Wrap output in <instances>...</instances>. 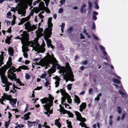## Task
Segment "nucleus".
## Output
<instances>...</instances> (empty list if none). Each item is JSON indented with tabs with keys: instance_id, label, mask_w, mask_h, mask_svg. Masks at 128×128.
Instances as JSON below:
<instances>
[{
	"instance_id": "c9c22d12",
	"label": "nucleus",
	"mask_w": 128,
	"mask_h": 128,
	"mask_svg": "<svg viewBox=\"0 0 128 128\" xmlns=\"http://www.w3.org/2000/svg\"><path fill=\"white\" fill-rule=\"evenodd\" d=\"M20 68H21V69L24 70L29 69V68H28V67L27 66L25 65H23L22 66H20Z\"/></svg>"
},
{
	"instance_id": "0eeeda50",
	"label": "nucleus",
	"mask_w": 128,
	"mask_h": 128,
	"mask_svg": "<svg viewBox=\"0 0 128 128\" xmlns=\"http://www.w3.org/2000/svg\"><path fill=\"white\" fill-rule=\"evenodd\" d=\"M24 34V35L26 36H27L26 32H25ZM28 39V37H26V38H25H25H22V51L24 53V58H27L28 56L26 52L29 50L27 48L28 46H29L28 44H27V41Z\"/></svg>"
},
{
	"instance_id": "4be33fe9",
	"label": "nucleus",
	"mask_w": 128,
	"mask_h": 128,
	"mask_svg": "<svg viewBox=\"0 0 128 128\" xmlns=\"http://www.w3.org/2000/svg\"><path fill=\"white\" fill-rule=\"evenodd\" d=\"M67 111L64 108L63 106H61L60 107V114H64V113H66V112H67Z\"/></svg>"
},
{
	"instance_id": "412c9836",
	"label": "nucleus",
	"mask_w": 128,
	"mask_h": 128,
	"mask_svg": "<svg viewBox=\"0 0 128 128\" xmlns=\"http://www.w3.org/2000/svg\"><path fill=\"white\" fill-rule=\"evenodd\" d=\"M60 92L62 95L63 96H68V94L65 92L64 90L63 89H61Z\"/></svg>"
},
{
	"instance_id": "2eb2a0df",
	"label": "nucleus",
	"mask_w": 128,
	"mask_h": 128,
	"mask_svg": "<svg viewBox=\"0 0 128 128\" xmlns=\"http://www.w3.org/2000/svg\"><path fill=\"white\" fill-rule=\"evenodd\" d=\"M86 103L85 102L82 103L81 105L80 106V110L82 112L86 107Z\"/></svg>"
},
{
	"instance_id": "13d9d810",
	"label": "nucleus",
	"mask_w": 128,
	"mask_h": 128,
	"mask_svg": "<svg viewBox=\"0 0 128 128\" xmlns=\"http://www.w3.org/2000/svg\"><path fill=\"white\" fill-rule=\"evenodd\" d=\"M47 123L46 122H44V126L46 128H50L49 126L46 125Z\"/></svg>"
},
{
	"instance_id": "2f4dec72",
	"label": "nucleus",
	"mask_w": 128,
	"mask_h": 128,
	"mask_svg": "<svg viewBox=\"0 0 128 128\" xmlns=\"http://www.w3.org/2000/svg\"><path fill=\"white\" fill-rule=\"evenodd\" d=\"M119 93L122 96H126L127 95V94L125 92H121L120 90H119L118 91Z\"/></svg>"
},
{
	"instance_id": "9d476101",
	"label": "nucleus",
	"mask_w": 128,
	"mask_h": 128,
	"mask_svg": "<svg viewBox=\"0 0 128 128\" xmlns=\"http://www.w3.org/2000/svg\"><path fill=\"white\" fill-rule=\"evenodd\" d=\"M34 12L33 10H32L29 15L26 17L24 18L21 19L20 22L18 24L20 25L22 24L26 21H28L30 19L31 16L33 15Z\"/></svg>"
},
{
	"instance_id": "49530a36",
	"label": "nucleus",
	"mask_w": 128,
	"mask_h": 128,
	"mask_svg": "<svg viewBox=\"0 0 128 128\" xmlns=\"http://www.w3.org/2000/svg\"><path fill=\"white\" fill-rule=\"evenodd\" d=\"M43 0L45 2L46 6H47L48 5V3L49 2L50 0Z\"/></svg>"
},
{
	"instance_id": "a19ab883",
	"label": "nucleus",
	"mask_w": 128,
	"mask_h": 128,
	"mask_svg": "<svg viewBox=\"0 0 128 128\" xmlns=\"http://www.w3.org/2000/svg\"><path fill=\"white\" fill-rule=\"evenodd\" d=\"M87 63L88 62L86 60H84L82 61L80 63L82 65H86Z\"/></svg>"
},
{
	"instance_id": "680f3d73",
	"label": "nucleus",
	"mask_w": 128,
	"mask_h": 128,
	"mask_svg": "<svg viewBox=\"0 0 128 128\" xmlns=\"http://www.w3.org/2000/svg\"><path fill=\"white\" fill-rule=\"evenodd\" d=\"M95 8L97 9H98L99 8L98 5V4L96 3H96L95 4Z\"/></svg>"
},
{
	"instance_id": "b1692460",
	"label": "nucleus",
	"mask_w": 128,
	"mask_h": 128,
	"mask_svg": "<svg viewBox=\"0 0 128 128\" xmlns=\"http://www.w3.org/2000/svg\"><path fill=\"white\" fill-rule=\"evenodd\" d=\"M9 97L10 98H12V96H2V100H1V99H0V102L2 104H4L3 102V101H4L5 99H6V100H7V97Z\"/></svg>"
},
{
	"instance_id": "dca6fc26",
	"label": "nucleus",
	"mask_w": 128,
	"mask_h": 128,
	"mask_svg": "<svg viewBox=\"0 0 128 128\" xmlns=\"http://www.w3.org/2000/svg\"><path fill=\"white\" fill-rule=\"evenodd\" d=\"M86 5L85 4H83L81 7V12L82 13H85L86 11Z\"/></svg>"
},
{
	"instance_id": "9b49d317",
	"label": "nucleus",
	"mask_w": 128,
	"mask_h": 128,
	"mask_svg": "<svg viewBox=\"0 0 128 128\" xmlns=\"http://www.w3.org/2000/svg\"><path fill=\"white\" fill-rule=\"evenodd\" d=\"M75 113L76 114V116L77 120H78L81 121L82 120H81V119L82 118L84 120V122L86 121V119L85 118H82L81 116V114L80 112L77 111H76L75 112Z\"/></svg>"
},
{
	"instance_id": "f8f14e48",
	"label": "nucleus",
	"mask_w": 128,
	"mask_h": 128,
	"mask_svg": "<svg viewBox=\"0 0 128 128\" xmlns=\"http://www.w3.org/2000/svg\"><path fill=\"white\" fill-rule=\"evenodd\" d=\"M43 31L42 28H38V30L36 31V33L38 37H40L41 36L43 35L44 34H42V32Z\"/></svg>"
},
{
	"instance_id": "20e7f679",
	"label": "nucleus",
	"mask_w": 128,
	"mask_h": 128,
	"mask_svg": "<svg viewBox=\"0 0 128 128\" xmlns=\"http://www.w3.org/2000/svg\"><path fill=\"white\" fill-rule=\"evenodd\" d=\"M21 0L23 3V6L21 4L18 3L15 8L12 7L11 10L14 13L16 10L19 14L21 15V16H24L26 13L25 9L27 8L28 5L31 6L32 3V0Z\"/></svg>"
},
{
	"instance_id": "4468645a",
	"label": "nucleus",
	"mask_w": 128,
	"mask_h": 128,
	"mask_svg": "<svg viewBox=\"0 0 128 128\" xmlns=\"http://www.w3.org/2000/svg\"><path fill=\"white\" fill-rule=\"evenodd\" d=\"M45 80L46 82L45 83V86L47 89L49 90L51 88L50 84L49 82V80H48L47 78H46Z\"/></svg>"
},
{
	"instance_id": "aec40b11",
	"label": "nucleus",
	"mask_w": 128,
	"mask_h": 128,
	"mask_svg": "<svg viewBox=\"0 0 128 128\" xmlns=\"http://www.w3.org/2000/svg\"><path fill=\"white\" fill-rule=\"evenodd\" d=\"M75 98L74 100V103H76L78 105L80 102V99L78 96H74Z\"/></svg>"
},
{
	"instance_id": "0e129e2a",
	"label": "nucleus",
	"mask_w": 128,
	"mask_h": 128,
	"mask_svg": "<svg viewBox=\"0 0 128 128\" xmlns=\"http://www.w3.org/2000/svg\"><path fill=\"white\" fill-rule=\"evenodd\" d=\"M109 124L110 126H112V120H109Z\"/></svg>"
},
{
	"instance_id": "79ce46f5",
	"label": "nucleus",
	"mask_w": 128,
	"mask_h": 128,
	"mask_svg": "<svg viewBox=\"0 0 128 128\" xmlns=\"http://www.w3.org/2000/svg\"><path fill=\"white\" fill-rule=\"evenodd\" d=\"M33 11H34L36 13H38L39 12L38 9L37 8H34L33 10Z\"/></svg>"
},
{
	"instance_id": "473e14b6",
	"label": "nucleus",
	"mask_w": 128,
	"mask_h": 128,
	"mask_svg": "<svg viewBox=\"0 0 128 128\" xmlns=\"http://www.w3.org/2000/svg\"><path fill=\"white\" fill-rule=\"evenodd\" d=\"M43 13V12H41L38 15V16L39 18H40L42 19L41 21V22H42L43 21V20L42 19L44 18V16H42L41 14L42 13Z\"/></svg>"
},
{
	"instance_id": "7ed1b4c3",
	"label": "nucleus",
	"mask_w": 128,
	"mask_h": 128,
	"mask_svg": "<svg viewBox=\"0 0 128 128\" xmlns=\"http://www.w3.org/2000/svg\"><path fill=\"white\" fill-rule=\"evenodd\" d=\"M25 32L26 33L27 36V37H28V39L27 41V44H28L30 46L32 47L33 49L36 51H37L38 53H44L45 51V49L44 48V47L45 46V44L44 43L41 46H40L39 44L38 43L37 40H34L33 41L28 42L29 34L26 32L25 31L23 32V34L21 35L22 36L21 38L18 36L16 38H15L16 39H21V42L22 43V38H24L25 39L27 36H24V34Z\"/></svg>"
},
{
	"instance_id": "8fccbe9b",
	"label": "nucleus",
	"mask_w": 128,
	"mask_h": 128,
	"mask_svg": "<svg viewBox=\"0 0 128 128\" xmlns=\"http://www.w3.org/2000/svg\"><path fill=\"white\" fill-rule=\"evenodd\" d=\"M126 114L125 113L122 114L121 118V120H123L124 119V118H125Z\"/></svg>"
},
{
	"instance_id": "393cba45",
	"label": "nucleus",
	"mask_w": 128,
	"mask_h": 128,
	"mask_svg": "<svg viewBox=\"0 0 128 128\" xmlns=\"http://www.w3.org/2000/svg\"><path fill=\"white\" fill-rule=\"evenodd\" d=\"M48 76V74L46 72H45L43 74H42L40 76V78H46V77Z\"/></svg>"
},
{
	"instance_id": "4d7b16f0",
	"label": "nucleus",
	"mask_w": 128,
	"mask_h": 128,
	"mask_svg": "<svg viewBox=\"0 0 128 128\" xmlns=\"http://www.w3.org/2000/svg\"><path fill=\"white\" fill-rule=\"evenodd\" d=\"M10 40V38H8V39H6L5 40L6 42L7 43H8Z\"/></svg>"
},
{
	"instance_id": "774afa93",
	"label": "nucleus",
	"mask_w": 128,
	"mask_h": 128,
	"mask_svg": "<svg viewBox=\"0 0 128 128\" xmlns=\"http://www.w3.org/2000/svg\"><path fill=\"white\" fill-rule=\"evenodd\" d=\"M92 28L94 30L95 28V25L94 23H93L92 25Z\"/></svg>"
},
{
	"instance_id": "37998d69",
	"label": "nucleus",
	"mask_w": 128,
	"mask_h": 128,
	"mask_svg": "<svg viewBox=\"0 0 128 128\" xmlns=\"http://www.w3.org/2000/svg\"><path fill=\"white\" fill-rule=\"evenodd\" d=\"M72 84H69L67 86V88L69 90H70L72 88Z\"/></svg>"
},
{
	"instance_id": "423d86ee",
	"label": "nucleus",
	"mask_w": 128,
	"mask_h": 128,
	"mask_svg": "<svg viewBox=\"0 0 128 128\" xmlns=\"http://www.w3.org/2000/svg\"><path fill=\"white\" fill-rule=\"evenodd\" d=\"M48 98L45 97L40 100L42 104H46L44 105V109L46 112H44L45 114H47L50 111V108L53 106V100L54 98L53 96H48Z\"/></svg>"
},
{
	"instance_id": "ddd939ff",
	"label": "nucleus",
	"mask_w": 128,
	"mask_h": 128,
	"mask_svg": "<svg viewBox=\"0 0 128 128\" xmlns=\"http://www.w3.org/2000/svg\"><path fill=\"white\" fill-rule=\"evenodd\" d=\"M53 78L55 80L54 83L55 84V87H57L59 86V81L60 80V78L57 76H56L55 77Z\"/></svg>"
},
{
	"instance_id": "c85d7f7f",
	"label": "nucleus",
	"mask_w": 128,
	"mask_h": 128,
	"mask_svg": "<svg viewBox=\"0 0 128 128\" xmlns=\"http://www.w3.org/2000/svg\"><path fill=\"white\" fill-rule=\"evenodd\" d=\"M39 6L40 8L42 9H43L45 7L44 6V3L42 2H40Z\"/></svg>"
},
{
	"instance_id": "09e8293b",
	"label": "nucleus",
	"mask_w": 128,
	"mask_h": 128,
	"mask_svg": "<svg viewBox=\"0 0 128 128\" xmlns=\"http://www.w3.org/2000/svg\"><path fill=\"white\" fill-rule=\"evenodd\" d=\"M27 122L30 124H34V126H35V124H36V121H34V122H31L29 120H28L27 121Z\"/></svg>"
},
{
	"instance_id": "cd10ccee",
	"label": "nucleus",
	"mask_w": 128,
	"mask_h": 128,
	"mask_svg": "<svg viewBox=\"0 0 128 128\" xmlns=\"http://www.w3.org/2000/svg\"><path fill=\"white\" fill-rule=\"evenodd\" d=\"M8 51L9 53V54L11 56H12L13 55L14 51L12 48L10 47L9 48Z\"/></svg>"
},
{
	"instance_id": "4c0bfd02",
	"label": "nucleus",
	"mask_w": 128,
	"mask_h": 128,
	"mask_svg": "<svg viewBox=\"0 0 128 128\" xmlns=\"http://www.w3.org/2000/svg\"><path fill=\"white\" fill-rule=\"evenodd\" d=\"M67 124H68L67 126L68 128H72V122L71 121H69L68 123Z\"/></svg>"
},
{
	"instance_id": "bf43d9fd",
	"label": "nucleus",
	"mask_w": 128,
	"mask_h": 128,
	"mask_svg": "<svg viewBox=\"0 0 128 128\" xmlns=\"http://www.w3.org/2000/svg\"><path fill=\"white\" fill-rule=\"evenodd\" d=\"M70 98H68V99H67L68 102L69 104H70L72 102V100L71 99H69L70 98Z\"/></svg>"
},
{
	"instance_id": "f257e3e1",
	"label": "nucleus",
	"mask_w": 128,
	"mask_h": 128,
	"mask_svg": "<svg viewBox=\"0 0 128 128\" xmlns=\"http://www.w3.org/2000/svg\"><path fill=\"white\" fill-rule=\"evenodd\" d=\"M40 60L39 58H36L34 59V60L36 61L35 63L32 64L33 68L36 66V65L40 66H44L45 68H46L48 66L50 67V65L54 68L56 66L57 69H59L60 74L62 73L63 74L64 78L66 80V82L68 80L73 82L74 80L73 78L74 76L71 70L70 67L68 63H66L65 67H61L58 64V62L54 56L53 54L51 55L48 54L47 55L43 58L40 60L39 62L36 61Z\"/></svg>"
},
{
	"instance_id": "6e6552de",
	"label": "nucleus",
	"mask_w": 128,
	"mask_h": 128,
	"mask_svg": "<svg viewBox=\"0 0 128 128\" xmlns=\"http://www.w3.org/2000/svg\"><path fill=\"white\" fill-rule=\"evenodd\" d=\"M8 74V78L12 80L14 79L15 81H16L17 82L19 83L20 86L24 85V84H22V83L20 81V79L16 78L15 74H14L13 72H12L11 69H9Z\"/></svg>"
},
{
	"instance_id": "a18cd8bd",
	"label": "nucleus",
	"mask_w": 128,
	"mask_h": 128,
	"mask_svg": "<svg viewBox=\"0 0 128 128\" xmlns=\"http://www.w3.org/2000/svg\"><path fill=\"white\" fill-rule=\"evenodd\" d=\"M24 125L21 124V126H20V124H18V126H16L15 128H18V127L19 128H22L24 127Z\"/></svg>"
},
{
	"instance_id": "a211bd4d",
	"label": "nucleus",
	"mask_w": 128,
	"mask_h": 128,
	"mask_svg": "<svg viewBox=\"0 0 128 128\" xmlns=\"http://www.w3.org/2000/svg\"><path fill=\"white\" fill-rule=\"evenodd\" d=\"M30 114L31 113L30 112H28L24 115V120H29L30 118L29 116Z\"/></svg>"
},
{
	"instance_id": "f03ea898",
	"label": "nucleus",
	"mask_w": 128,
	"mask_h": 128,
	"mask_svg": "<svg viewBox=\"0 0 128 128\" xmlns=\"http://www.w3.org/2000/svg\"><path fill=\"white\" fill-rule=\"evenodd\" d=\"M8 60L7 61L6 63L7 68H2L0 69V75L1 80L2 81L3 83L5 84L4 86L5 87V90L6 91H7L9 90L10 88H11L10 86H12V88L13 90H10V92H12L14 93L16 92V90L15 88H18L17 87L15 86L14 84H12V83L8 82V81L7 78L5 76L4 73L6 70L7 69L10 68L12 64V59L10 57L8 58Z\"/></svg>"
},
{
	"instance_id": "1a4fd4ad",
	"label": "nucleus",
	"mask_w": 128,
	"mask_h": 128,
	"mask_svg": "<svg viewBox=\"0 0 128 128\" xmlns=\"http://www.w3.org/2000/svg\"><path fill=\"white\" fill-rule=\"evenodd\" d=\"M24 25L26 29L27 30L28 32L34 30L37 28L36 26L34 25L32 26L31 24L29 22H28Z\"/></svg>"
},
{
	"instance_id": "c03bdc74",
	"label": "nucleus",
	"mask_w": 128,
	"mask_h": 128,
	"mask_svg": "<svg viewBox=\"0 0 128 128\" xmlns=\"http://www.w3.org/2000/svg\"><path fill=\"white\" fill-rule=\"evenodd\" d=\"M43 10H44L47 12L50 13V10L48 8L45 7Z\"/></svg>"
},
{
	"instance_id": "5fc2aeb1",
	"label": "nucleus",
	"mask_w": 128,
	"mask_h": 128,
	"mask_svg": "<svg viewBox=\"0 0 128 128\" xmlns=\"http://www.w3.org/2000/svg\"><path fill=\"white\" fill-rule=\"evenodd\" d=\"M66 0H61L60 2V3H61L62 5L64 4Z\"/></svg>"
},
{
	"instance_id": "c756f323",
	"label": "nucleus",
	"mask_w": 128,
	"mask_h": 128,
	"mask_svg": "<svg viewBox=\"0 0 128 128\" xmlns=\"http://www.w3.org/2000/svg\"><path fill=\"white\" fill-rule=\"evenodd\" d=\"M70 96H62V97L61 98V103L62 104V103H63L64 102H65V101L66 100V99L68 98H70Z\"/></svg>"
},
{
	"instance_id": "39448f33",
	"label": "nucleus",
	"mask_w": 128,
	"mask_h": 128,
	"mask_svg": "<svg viewBox=\"0 0 128 128\" xmlns=\"http://www.w3.org/2000/svg\"><path fill=\"white\" fill-rule=\"evenodd\" d=\"M52 18H48V28H46L44 32V38L46 42L48 47H51L52 48H53V47L51 44V41L50 40L48 39V38L50 37L52 34V26L51 23Z\"/></svg>"
},
{
	"instance_id": "7c9ffc66",
	"label": "nucleus",
	"mask_w": 128,
	"mask_h": 128,
	"mask_svg": "<svg viewBox=\"0 0 128 128\" xmlns=\"http://www.w3.org/2000/svg\"><path fill=\"white\" fill-rule=\"evenodd\" d=\"M112 81L113 82L117 84H119L120 83V81L116 79H113L112 80Z\"/></svg>"
},
{
	"instance_id": "de8ad7c7",
	"label": "nucleus",
	"mask_w": 128,
	"mask_h": 128,
	"mask_svg": "<svg viewBox=\"0 0 128 128\" xmlns=\"http://www.w3.org/2000/svg\"><path fill=\"white\" fill-rule=\"evenodd\" d=\"M113 76L117 77L118 79L120 80L121 79L120 77L119 76H118L116 74H112Z\"/></svg>"
},
{
	"instance_id": "338daca9",
	"label": "nucleus",
	"mask_w": 128,
	"mask_h": 128,
	"mask_svg": "<svg viewBox=\"0 0 128 128\" xmlns=\"http://www.w3.org/2000/svg\"><path fill=\"white\" fill-rule=\"evenodd\" d=\"M8 114L9 115V116H8V118L10 119L11 118V117H12V114L10 113V112H8Z\"/></svg>"
},
{
	"instance_id": "a878e982",
	"label": "nucleus",
	"mask_w": 128,
	"mask_h": 128,
	"mask_svg": "<svg viewBox=\"0 0 128 128\" xmlns=\"http://www.w3.org/2000/svg\"><path fill=\"white\" fill-rule=\"evenodd\" d=\"M68 114V116L69 117H71L72 118L74 116V114L70 111H67V112L66 113H64V114Z\"/></svg>"
},
{
	"instance_id": "6ab92c4d",
	"label": "nucleus",
	"mask_w": 128,
	"mask_h": 128,
	"mask_svg": "<svg viewBox=\"0 0 128 128\" xmlns=\"http://www.w3.org/2000/svg\"><path fill=\"white\" fill-rule=\"evenodd\" d=\"M0 56V65L1 66V65L3 64V60L4 57L3 54L4 52H2Z\"/></svg>"
},
{
	"instance_id": "e433bc0d",
	"label": "nucleus",
	"mask_w": 128,
	"mask_h": 128,
	"mask_svg": "<svg viewBox=\"0 0 128 128\" xmlns=\"http://www.w3.org/2000/svg\"><path fill=\"white\" fill-rule=\"evenodd\" d=\"M117 109L118 110V114H121L122 112V110L120 107V106H118L117 107Z\"/></svg>"
},
{
	"instance_id": "ea45409f",
	"label": "nucleus",
	"mask_w": 128,
	"mask_h": 128,
	"mask_svg": "<svg viewBox=\"0 0 128 128\" xmlns=\"http://www.w3.org/2000/svg\"><path fill=\"white\" fill-rule=\"evenodd\" d=\"M89 7V11L91 12V11L92 7V3L90 2H88Z\"/></svg>"
},
{
	"instance_id": "f3484780",
	"label": "nucleus",
	"mask_w": 128,
	"mask_h": 128,
	"mask_svg": "<svg viewBox=\"0 0 128 128\" xmlns=\"http://www.w3.org/2000/svg\"><path fill=\"white\" fill-rule=\"evenodd\" d=\"M60 118H59L58 120H56L55 121V124L58 127L60 128L61 127V124L59 122Z\"/></svg>"
},
{
	"instance_id": "5701e85b",
	"label": "nucleus",
	"mask_w": 128,
	"mask_h": 128,
	"mask_svg": "<svg viewBox=\"0 0 128 128\" xmlns=\"http://www.w3.org/2000/svg\"><path fill=\"white\" fill-rule=\"evenodd\" d=\"M55 70L54 69L52 68H50L48 70V74L49 75V77L51 76V74H52V73L54 72H55Z\"/></svg>"
},
{
	"instance_id": "603ef678",
	"label": "nucleus",
	"mask_w": 128,
	"mask_h": 128,
	"mask_svg": "<svg viewBox=\"0 0 128 128\" xmlns=\"http://www.w3.org/2000/svg\"><path fill=\"white\" fill-rule=\"evenodd\" d=\"M64 10L62 8H60L58 11V12L59 14L62 13L63 11Z\"/></svg>"
},
{
	"instance_id": "58836bf2",
	"label": "nucleus",
	"mask_w": 128,
	"mask_h": 128,
	"mask_svg": "<svg viewBox=\"0 0 128 128\" xmlns=\"http://www.w3.org/2000/svg\"><path fill=\"white\" fill-rule=\"evenodd\" d=\"M79 125H81V126L82 127H84L86 128V127H87L86 126V124L84 122L82 123L80 122V123Z\"/></svg>"
},
{
	"instance_id": "bb28decb",
	"label": "nucleus",
	"mask_w": 128,
	"mask_h": 128,
	"mask_svg": "<svg viewBox=\"0 0 128 128\" xmlns=\"http://www.w3.org/2000/svg\"><path fill=\"white\" fill-rule=\"evenodd\" d=\"M17 101V100L16 99H12V100L10 101L9 102L12 105H13L14 104H16Z\"/></svg>"
},
{
	"instance_id": "72a5a7b5",
	"label": "nucleus",
	"mask_w": 128,
	"mask_h": 128,
	"mask_svg": "<svg viewBox=\"0 0 128 128\" xmlns=\"http://www.w3.org/2000/svg\"><path fill=\"white\" fill-rule=\"evenodd\" d=\"M65 25V24L64 23H62V25L61 26V30L62 31V32H63V29L64 28Z\"/></svg>"
},
{
	"instance_id": "052dcab7",
	"label": "nucleus",
	"mask_w": 128,
	"mask_h": 128,
	"mask_svg": "<svg viewBox=\"0 0 128 128\" xmlns=\"http://www.w3.org/2000/svg\"><path fill=\"white\" fill-rule=\"evenodd\" d=\"M5 127H6V128H8L9 124V123H8V122H5Z\"/></svg>"
},
{
	"instance_id": "e2e57ef3",
	"label": "nucleus",
	"mask_w": 128,
	"mask_h": 128,
	"mask_svg": "<svg viewBox=\"0 0 128 128\" xmlns=\"http://www.w3.org/2000/svg\"><path fill=\"white\" fill-rule=\"evenodd\" d=\"M92 92V88H90L88 90V92L90 94H91Z\"/></svg>"
},
{
	"instance_id": "69168bd1",
	"label": "nucleus",
	"mask_w": 128,
	"mask_h": 128,
	"mask_svg": "<svg viewBox=\"0 0 128 128\" xmlns=\"http://www.w3.org/2000/svg\"><path fill=\"white\" fill-rule=\"evenodd\" d=\"M42 86L37 87V88H36L35 90H39L42 89Z\"/></svg>"
},
{
	"instance_id": "f704fd0d",
	"label": "nucleus",
	"mask_w": 128,
	"mask_h": 128,
	"mask_svg": "<svg viewBox=\"0 0 128 128\" xmlns=\"http://www.w3.org/2000/svg\"><path fill=\"white\" fill-rule=\"evenodd\" d=\"M103 53L104 55L105 56L107 57L106 58H105V59H108L109 58V57L108 56L107 53L106 51H104L103 52Z\"/></svg>"
},
{
	"instance_id": "864d4df0",
	"label": "nucleus",
	"mask_w": 128,
	"mask_h": 128,
	"mask_svg": "<svg viewBox=\"0 0 128 128\" xmlns=\"http://www.w3.org/2000/svg\"><path fill=\"white\" fill-rule=\"evenodd\" d=\"M25 77L27 79H29L30 78V76L27 74H26Z\"/></svg>"
},
{
	"instance_id": "3c124183",
	"label": "nucleus",
	"mask_w": 128,
	"mask_h": 128,
	"mask_svg": "<svg viewBox=\"0 0 128 128\" xmlns=\"http://www.w3.org/2000/svg\"><path fill=\"white\" fill-rule=\"evenodd\" d=\"M21 0H15V1L16 3L18 2L19 1L20 2L19 3L21 4L23 6V2H21Z\"/></svg>"
},
{
	"instance_id": "6e6d98bb",
	"label": "nucleus",
	"mask_w": 128,
	"mask_h": 128,
	"mask_svg": "<svg viewBox=\"0 0 128 128\" xmlns=\"http://www.w3.org/2000/svg\"><path fill=\"white\" fill-rule=\"evenodd\" d=\"M10 69H11L12 72L13 71L14 72H15L16 70V69L15 67L13 66H12V68H10Z\"/></svg>"
}]
</instances>
